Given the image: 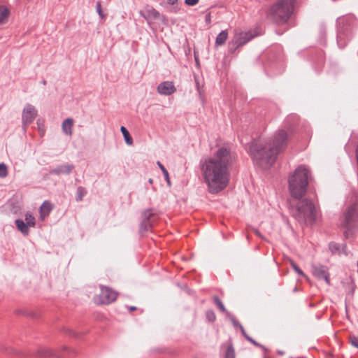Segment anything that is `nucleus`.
<instances>
[{
    "mask_svg": "<svg viewBox=\"0 0 358 358\" xmlns=\"http://www.w3.org/2000/svg\"><path fill=\"white\" fill-rule=\"evenodd\" d=\"M345 248H346V245H345V244H343V250H344Z\"/></svg>",
    "mask_w": 358,
    "mask_h": 358,
    "instance_id": "obj_49",
    "label": "nucleus"
},
{
    "mask_svg": "<svg viewBox=\"0 0 358 358\" xmlns=\"http://www.w3.org/2000/svg\"><path fill=\"white\" fill-rule=\"evenodd\" d=\"M157 92L162 95L169 96L176 91V88L171 81H164L157 86Z\"/></svg>",
    "mask_w": 358,
    "mask_h": 358,
    "instance_id": "obj_12",
    "label": "nucleus"
},
{
    "mask_svg": "<svg viewBox=\"0 0 358 358\" xmlns=\"http://www.w3.org/2000/svg\"><path fill=\"white\" fill-rule=\"evenodd\" d=\"M199 2V0H185V3L188 6H195Z\"/></svg>",
    "mask_w": 358,
    "mask_h": 358,
    "instance_id": "obj_38",
    "label": "nucleus"
},
{
    "mask_svg": "<svg viewBox=\"0 0 358 358\" xmlns=\"http://www.w3.org/2000/svg\"><path fill=\"white\" fill-rule=\"evenodd\" d=\"M152 182H153V180H152V178H150V179H149V182L152 184Z\"/></svg>",
    "mask_w": 358,
    "mask_h": 358,
    "instance_id": "obj_48",
    "label": "nucleus"
},
{
    "mask_svg": "<svg viewBox=\"0 0 358 358\" xmlns=\"http://www.w3.org/2000/svg\"><path fill=\"white\" fill-rule=\"evenodd\" d=\"M37 115L38 112L34 106L29 103L25 105L22 114V124L24 129L34 122Z\"/></svg>",
    "mask_w": 358,
    "mask_h": 358,
    "instance_id": "obj_9",
    "label": "nucleus"
},
{
    "mask_svg": "<svg viewBox=\"0 0 358 358\" xmlns=\"http://www.w3.org/2000/svg\"><path fill=\"white\" fill-rule=\"evenodd\" d=\"M157 164L159 168L162 170V173H163L165 180L167 181L168 184L169 185L170 179H169V174L167 169L159 162H157Z\"/></svg>",
    "mask_w": 358,
    "mask_h": 358,
    "instance_id": "obj_28",
    "label": "nucleus"
},
{
    "mask_svg": "<svg viewBox=\"0 0 358 358\" xmlns=\"http://www.w3.org/2000/svg\"><path fill=\"white\" fill-rule=\"evenodd\" d=\"M291 266L299 275L305 276L303 271L294 262H291Z\"/></svg>",
    "mask_w": 358,
    "mask_h": 358,
    "instance_id": "obj_35",
    "label": "nucleus"
},
{
    "mask_svg": "<svg viewBox=\"0 0 358 358\" xmlns=\"http://www.w3.org/2000/svg\"><path fill=\"white\" fill-rule=\"evenodd\" d=\"M239 329L241 330L242 335L247 340L248 338L250 337V336L248 335V334L246 333V331H245V329L243 328V327H241V328Z\"/></svg>",
    "mask_w": 358,
    "mask_h": 358,
    "instance_id": "obj_39",
    "label": "nucleus"
},
{
    "mask_svg": "<svg viewBox=\"0 0 358 358\" xmlns=\"http://www.w3.org/2000/svg\"><path fill=\"white\" fill-rule=\"evenodd\" d=\"M87 190L85 187L82 186H79L77 188L76 200V201H81L83 199V197L86 195Z\"/></svg>",
    "mask_w": 358,
    "mask_h": 358,
    "instance_id": "obj_24",
    "label": "nucleus"
},
{
    "mask_svg": "<svg viewBox=\"0 0 358 358\" xmlns=\"http://www.w3.org/2000/svg\"><path fill=\"white\" fill-rule=\"evenodd\" d=\"M209 18H210V16L208 15V17L206 18V20H209Z\"/></svg>",
    "mask_w": 358,
    "mask_h": 358,
    "instance_id": "obj_54",
    "label": "nucleus"
},
{
    "mask_svg": "<svg viewBox=\"0 0 358 358\" xmlns=\"http://www.w3.org/2000/svg\"><path fill=\"white\" fill-rule=\"evenodd\" d=\"M278 353H279L280 355H283V354H284V352H278Z\"/></svg>",
    "mask_w": 358,
    "mask_h": 358,
    "instance_id": "obj_51",
    "label": "nucleus"
},
{
    "mask_svg": "<svg viewBox=\"0 0 358 358\" xmlns=\"http://www.w3.org/2000/svg\"><path fill=\"white\" fill-rule=\"evenodd\" d=\"M209 18H210V16L208 15V17L206 18V20H209Z\"/></svg>",
    "mask_w": 358,
    "mask_h": 358,
    "instance_id": "obj_52",
    "label": "nucleus"
},
{
    "mask_svg": "<svg viewBox=\"0 0 358 358\" xmlns=\"http://www.w3.org/2000/svg\"><path fill=\"white\" fill-rule=\"evenodd\" d=\"M288 134L279 129L272 138L266 141H253L250 145V153L254 162L263 169H269L277 156L286 147Z\"/></svg>",
    "mask_w": 358,
    "mask_h": 358,
    "instance_id": "obj_2",
    "label": "nucleus"
},
{
    "mask_svg": "<svg viewBox=\"0 0 358 358\" xmlns=\"http://www.w3.org/2000/svg\"><path fill=\"white\" fill-rule=\"evenodd\" d=\"M8 175V169L5 164H0V178H5Z\"/></svg>",
    "mask_w": 358,
    "mask_h": 358,
    "instance_id": "obj_31",
    "label": "nucleus"
},
{
    "mask_svg": "<svg viewBox=\"0 0 358 358\" xmlns=\"http://www.w3.org/2000/svg\"><path fill=\"white\" fill-rule=\"evenodd\" d=\"M153 227L152 222L151 220H142L139 225V234L141 236H143L145 233L152 229Z\"/></svg>",
    "mask_w": 358,
    "mask_h": 358,
    "instance_id": "obj_17",
    "label": "nucleus"
},
{
    "mask_svg": "<svg viewBox=\"0 0 358 358\" xmlns=\"http://www.w3.org/2000/svg\"><path fill=\"white\" fill-rule=\"evenodd\" d=\"M141 14L145 17V19H157L160 15L159 13L152 7L147 8L145 15H143L142 13H141Z\"/></svg>",
    "mask_w": 358,
    "mask_h": 358,
    "instance_id": "obj_19",
    "label": "nucleus"
},
{
    "mask_svg": "<svg viewBox=\"0 0 358 358\" xmlns=\"http://www.w3.org/2000/svg\"><path fill=\"white\" fill-rule=\"evenodd\" d=\"M25 221L28 225H30L32 227L36 224L35 217L29 213H26Z\"/></svg>",
    "mask_w": 358,
    "mask_h": 358,
    "instance_id": "obj_27",
    "label": "nucleus"
},
{
    "mask_svg": "<svg viewBox=\"0 0 358 358\" xmlns=\"http://www.w3.org/2000/svg\"><path fill=\"white\" fill-rule=\"evenodd\" d=\"M8 353H15V352L13 349H10V350L8 351Z\"/></svg>",
    "mask_w": 358,
    "mask_h": 358,
    "instance_id": "obj_47",
    "label": "nucleus"
},
{
    "mask_svg": "<svg viewBox=\"0 0 358 358\" xmlns=\"http://www.w3.org/2000/svg\"><path fill=\"white\" fill-rule=\"evenodd\" d=\"M52 209V204L48 201H45L40 207V217L42 220H44L48 217Z\"/></svg>",
    "mask_w": 358,
    "mask_h": 358,
    "instance_id": "obj_15",
    "label": "nucleus"
},
{
    "mask_svg": "<svg viewBox=\"0 0 358 358\" xmlns=\"http://www.w3.org/2000/svg\"><path fill=\"white\" fill-rule=\"evenodd\" d=\"M62 331H63L65 334H68V335H69V336H71L76 337V338H77V337H78V334L77 333H76L75 331H73L72 329H69V328H66V327H63V328H62Z\"/></svg>",
    "mask_w": 358,
    "mask_h": 358,
    "instance_id": "obj_36",
    "label": "nucleus"
},
{
    "mask_svg": "<svg viewBox=\"0 0 358 358\" xmlns=\"http://www.w3.org/2000/svg\"><path fill=\"white\" fill-rule=\"evenodd\" d=\"M37 355L42 357H50L55 356L59 357V355H56L54 351L49 348H42L41 350H38L37 352Z\"/></svg>",
    "mask_w": 358,
    "mask_h": 358,
    "instance_id": "obj_21",
    "label": "nucleus"
},
{
    "mask_svg": "<svg viewBox=\"0 0 358 358\" xmlns=\"http://www.w3.org/2000/svg\"><path fill=\"white\" fill-rule=\"evenodd\" d=\"M120 131L124 136V141L125 143L127 144V145H132L133 144V139L129 134V132L128 131V130L127 129V128L124 126H122L120 127Z\"/></svg>",
    "mask_w": 358,
    "mask_h": 358,
    "instance_id": "obj_22",
    "label": "nucleus"
},
{
    "mask_svg": "<svg viewBox=\"0 0 358 358\" xmlns=\"http://www.w3.org/2000/svg\"><path fill=\"white\" fill-rule=\"evenodd\" d=\"M43 83L44 85H45V84H46V81H45V80H43Z\"/></svg>",
    "mask_w": 358,
    "mask_h": 358,
    "instance_id": "obj_55",
    "label": "nucleus"
},
{
    "mask_svg": "<svg viewBox=\"0 0 358 358\" xmlns=\"http://www.w3.org/2000/svg\"><path fill=\"white\" fill-rule=\"evenodd\" d=\"M206 319L209 322H214L216 319V316L213 310H209L206 313Z\"/></svg>",
    "mask_w": 358,
    "mask_h": 358,
    "instance_id": "obj_34",
    "label": "nucleus"
},
{
    "mask_svg": "<svg viewBox=\"0 0 358 358\" xmlns=\"http://www.w3.org/2000/svg\"><path fill=\"white\" fill-rule=\"evenodd\" d=\"M224 358H235V351L232 345H229L225 352Z\"/></svg>",
    "mask_w": 358,
    "mask_h": 358,
    "instance_id": "obj_29",
    "label": "nucleus"
},
{
    "mask_svg": "<svg viewBox=\"0 0 358 358\" xmlns=\"http://www.w3.org/2000/svg\"><path fill=\"white\" fill-rule=\"evenodd\" d=\"M214 303L216 304L222 313H224L226 315H230V313L225 308L223 303L217 296H214L213 298Z\"/></svg>",
    "mask_w": 358,
    "mask_h": 358,
    "instance_id": "obj_23",
    "label": "nucleus"
},
{
    "mask_svg": "<svg viewBox=\"0 0 358 358\" xmlns=\"http://www.w3.org/2000/svg\"><path fill=\"white\" fill-rule=\"evenodd\" d=\"M73 120L68 117L62 124V129L64 134L71 136L73 134Z\"/></svg>",
    "mask_w": 358,
    "mask_h": 358,
    "instance_id": "obj_14",
    "label": "nucleus"
},
{
    "mask_svg": "<svg viewBox=\"0 0 358 358\" xmlns=\"http://www.w3.org/2000/svg\"><path fill=\"white\" fill-rule=\"evenodd\" d=\"M310 171L305 165H299L288 178V188L293 199L303 198L307 192Z\"/></svg>",
    "mask_w": 358,
    "mask_h": 358,
    "instance_id": "obj_3",
    "label": "nucleus"
},
{
    "mask_svg": "<svg viewBox=\"0 0 358 358\" xmlns=\"http://www.w3.org/2000/svg\"><path fill=\"white\" fill-rule=\"evenodd\" d=\"M292 216L300 222H314L317 217L316 208L308 199H293L289 201Z\"/></svg>",
    "mask_w": 358,
    "mask_h": 358,
    "instance_id": "obj_4",
    "label": "nucleus"
},
{
    "mask_svg": "<svg viewBox=\"0 0 358 358\" xmlns=\"http://www.w3.org/2000/svg\"><path fill=\"white\" fill-rule=\"evenodd\" d=\"M232 161L230 150L224 147L218 148L213 157L200 160L201 175L210 194H217L227 187Z\"/></svg>",
    "mask_w": 358,
    "mask_h": 358,
    "instance_id": "obj_1",
    "label": "nucleus"
},
{
    "mask_svg": "<svg viewBox=\"0 0 358 358\" xmlns=\"http://www.w3.org/2000/svg\"><path fill=\"white\" fill-rule=\"evenodd\" d=\"M209 18H210V16L208 15V17L206 18V20H209Z\"/></svg>",
    "mask_w": 358,
    "mask_h": 358,
    "instance_id": "obj_53",
    "label": "nucleus"
},
{
    "mask_svg": "<svg viewBox=\"0 0 358 358\" xmlns=\"http://www.w3.org/2000/svg\"><path fill=\"white\" fill-rule=\"evenodd\" d=\"M350 343L355 348H358V337L357 336H350Z\"/></svg>",
    "mask_w": 358,
    "mask_h": 358,
    "instance_id": "obj_37",
    "label": "nucleus"
},
{
    "mask_svg": "<svg viewBox=\"0 0 358 358\" xmlns=\"http://www.w3.org/2000/svg\"><path fill=\"white\" fill-rule=\"evenodd\" d=\"M320 59L319 64H320V65H322L323 64V58H322V52H320Z\"/></svg>",
    "mask_w": 358,
    "mask_h": 358,
    "instance_id": "obj_43",
    "label": "nucleus"
},
{
    "mask_svg": "<svg viewBox=\"0 0 358 358\" xmlns=\"http://www.w3.org/2000/svg\"><path fill=\"white\" fill-rule=\"evenodd\" d=\"M74 169V166L73 164H62L56 168L51 169L49 171L50 175H57L59 176L60 174L69 175L71 173L72 170Z\"/></svg>",
    "mask_w": 358,
    "mask_h": 358,
    "instance_id": "obj_13",
    "label": "nucleus"
},
{
    "mask_svg": "<svg viewBox=\"0 0 358 358\" xmlns=\"http://www.w3.org/2000/svg\"><path fill=\"white\" fill-rule=\"evenodd\" d=\"M248 341H249L250 343H251L252 344H254L255 343V340L252 338V337H248V339H247Z\"/></svg>",
    "mask_w": 358,
    "mask_h": 358,
    "instance_id": "obj_44",
    "label": "nucleus"
},
{
    "mask_svg": "<svg viewBox=\"0 0 358 358\" xmlns=\"http://www.w3.org/2000/svg\"><path fill=\"white\" fill-rule=\"evenodd\" d=\"M329 248L333 254H335L340 251V245L335 242H330L329 243Z\"/></svg>",
    "mask_w": 358,
    "mask_h": 358,
    "instance_id": "obj_30",
    "label": "nucleus"
},
{
    "mask_svg": "<svg viewBox=\"0 0 358 358\" xmlns=\"http://www.w3.org/2000/svg\"><path fill=\"white\" fill-rule=\"evenodd\" d=\"M239 329L241 330L242 335L247 340L248 338L250 337V336L248 335V334L246 333V331H245V329L243 328V327H241V328Z\"/></svg>",
    "mask_w": 358,
    "mask_h": 358,
    "instance_id": "obj_40",
    "label": "nucleus"
},
{
    "mask_svg": "<svg viewBox=\"0 0 358 358\" xmlns=\"http://www.w3.org/2000/svg\"><path fill=\"white\" fill-rule=\"evenodd\" d=\"M299 117L297 115L292 114L289 115L285 120V125L289 131L292 129L295 125L298 124Z\"/></svg>",
    "mask_w": 358,
    "mask_h": 358,
    "instance_id": "obj_18",
    "label": "nucleus"
},
{
    "mask_svg": "<svg viewBox=\"0 0 358 358\" xmlns=\"http://www.w3.org/2000/svg\"><path fill=\"white\" fill-rule=\"evenodd\" d=\"M313 275L319 280H324L327 284H330V278L328 269L322 264H313L311 266Z\"/></svg>",
    "mask_w": 358,
    "mask_h": 358,
    "instance_id": "obj_11",
    "label": "nucleus"
},
{
    "mask_svg": "<svg viewBox=\"0 0 358 358\" xmlns=\"http://www.w3.org/2000/svg\"><path fill=\"white\" fill-rule=\"evenodd\" d=\"M289 358H293V357H289Z\"/></svg>",
    "mask_w": 358,
    "mask_h": 358,
    "instance_id": "obj_56",
    "label": "nucleus"
},
{
    "mask_svg": "<svg viewBox=\"0 0 358 358\" xmlns=\"http://www.w3.org/2000/svg\"><path fill=\"white\" fill-rule=\"evenodd\" d=\"M129 310H131V311L132 310H136V306H131V307H129Z\"/></svg>",
    "mask_w": 358,
    "mask_h": 358,
    "instance_id": "obj_46",
    "label": "nucleus"
},
{
    "mask_svg": "<svg viewBox=\"0 0 358 358\" xmlns=\"http://www.w3.org/2000/svg\"><path fill=\"white\" fill-rule=\"evenodd\" d=\"M227 317H228L229 318V320L232 322L234 327L240 329L241 327H243L241 324V323L236 319V317L234 315H232L231 313H230V315H227Z\"/></svg>",
    "mask_w": 358,
    "mask_h": 358,
    "instance_id": "obj_32",
    "label": "nucleus"
},
{
    "mask_svg": "<svg viewBox=\"0 0 358 358\" xmlns=\"http://www.w3.org/2000/svg\"><path fill=\"white\" fill-rule=\"evenodd\" d=\"M8 9L3 6H0V24L4 22L5 20L8 17Z\"/></svg>",
    "mask_w": 358,
    "mask_h": 358,
    "instance_id": "obj_25",
    "label": "nucleus"
},
{
    "mask_svg": "<svg viewBox=\"0 0 358 358\" xmlns=\"http://www.w3.org/2000/svg\"><path fill=\"white\" fill-rule=\"evenodd\" d=\"M253 345L257 346V347L264 348V347L262 345H261L260 343H257L256 341H255Z\"/></svg>",
    "mask_w": 358,
    "mask_h": 358,
    "instance_id": "obj_42",
    "label": "nucleus"
},
{
    "mask_svg": "<svg viewBox=\"0 0 358 358\" xmlns=\"http://www.w3.org/2000/svg\"><path fill=\"white\" fill-rule=\"evenodd\" d=\"M254 231H255V234H256L257 236H259V237H262V234H261V233L259 232V230H257V229H255V230H254Z\"/></svg>",
    "mask_w": 358,
    "mask_h": 358,
    "instance_id": "obj_45",
    "label": "nucleus"
},
{
    "mask_svg": "<svg viewBox=\"0 0 358 358\" xmlns=\"http://www.w3.org/2000/svg\"><path fill=\"white\" fill-rule=\"evenodd\" d=\"M227 30L221 31L215 38V45L217 46L224 45L227 39Z\"/></svg>",
    "mask_w": 358,
    "mask_h": 358,
    "instance_id": "obj_20",
    "label": "nucleus"
},
{
    "mask_svg": "<svg viewBox=\"0 0 358 358\" xmlns=\"http://www.w3.org/2000/svg\"><path fill=\"white\" fill-rule=\"evenodd\" d=\"M96 10L101 18L103 19L106 17V14H104L102 11L101 4L99 1H98L96 3Z\"/></svg>",
    "mask_w": 358,
    "mask_h": 358,
    "instance_id": "obj_33",
    "label": "nucleus"
},
{
    "mask_svg": "<svg viewBox=\"0 0 358 358\" xmlns=\"http://www.w3.org/2000/svg\"><path fill=\"white\" fill-rule=\"evenodd\" d=\"M336 41L339 48H344L358 28V20L354 15H347L337 18Z\"/></svg>",
    "mask_w": 358,
    "mask_h": 358,
    "instance_id": "obj_5",
    "label": "nucleus"
},
{
    "mask_svg": "<svg viewBox=\"0 0 358 358\" xmlns=\"http://www.w3.org/2000/svg\"><path fill=\"white\" fill-rule=\"evenodd\" d=\"M178 0H167V3L174 5L177 3Z\"/></svg>",
    "mask_w": 358,
    "mask_h": 358,
    "instance_id": "obj_41",
    "label": "nucleus"
},
{
    "mask_svg": "<svg viewBox=\"0 0 358 358\" xmlns=\"http://www.w3.org/2000/svg\"><path fill=\"white\" fill-rule=\"evenodd\" d=\"M296 0H278L270 9V15L278 24H284L290 18Z\"/></svg>",
    "mask_w": 358,
    "mask_h": 358,
    "instance_id": "obj_6",
    "label": "nucleus"
},
{
    "mask_svg": "<svg viewBox=\"0 0 358 358\" xmlns=\"http://www.w3.org/2000/svg\"><path fill=\"white\" fill-rule=\"evenodd\" d=\"M341 224L345 229L343 234L345 238L353 234L354 230L358 227V206L357 204H352L346 208L341 220Z\"/></svg>",
    "mask_w": 358,
    "mask_h": 358,
    "instance_id": "obj_7",
    "label": "nucleus"
},
{
    "mask_svg": "<svg viewBox=\"0 0 358 358\" xmlns=\"http://www.w3.org/2000/svg\"><path fill=\"white\" fill-rule=\"evenodd\" d=\"M99 294L100 303L108 305L115 301L117 297V293L108 286L100 285Z\"/></svg>",
    "mask_w": 358,
    "mask_h": 358,
    "instance_id": "obj_10",
    "label": "nucleus"
},
{
    "mask_svg": "<svg viewBox=\"0 0 358 358\" xmlns=\"http://www.w3.org/2000/svg\"><path fill=\"white\" fill-rule=\"evenodd\" d=\"M15 224L17 228V229L24 235L27 236L29 233V227L30 225H28L26 222H24L21 219H17L15 221Z\"/></svg>",
    "mask_w": 358,
    "mask_h": 358,
    "instance_id": "obj_16",
    "label": "nucleus"
},
{
    "mask_svg": "<svg viewBox=\"0 0 358 358\" xmlns=\"http://www.w3.org/2000/svg\"><path fill=\"white\" fill-rule=\"evenodd\" d=\"M195 61L196 63H199L198 58L196 57H195Z\"/></svg>",
    "mask_w": 358,
    "mask_h": 358,
    "instance_id": "obj_50",
    "label": "nucleus"
},
{
    "mask_svg": "<svg viewBox=\"0 0 358 358\" xmlns=\"http://www.w3.org/2000/svg\"><path fill=\"white\" fill-rule=\"evenodd\" d=\"M153 215L152 208H148L143 210L141 213V220H151V217Z\"/></svg>",
    "mask_w": 358,
    "mask_h": 358,
    "instance_id": "obj_26",
    "label": "nucleus"
},
{
    "mask_svg": "<svg viewBox=\"0 0 358 358\" xmlns=\"http://www.w3.org/2000/svg\"><path fill=\"white\" fill-rule=\"evenodd\" d=\"M253 36L250 32H241L236 34L232 41L229 43V51L234 53L237 48L241 47L249 42Z\"/></svg>",
    "mask_w": 358,
    "mask_h": 358,
    "instance_id": "obj_8",
    "label": "nucleus"
}]
</instances>
